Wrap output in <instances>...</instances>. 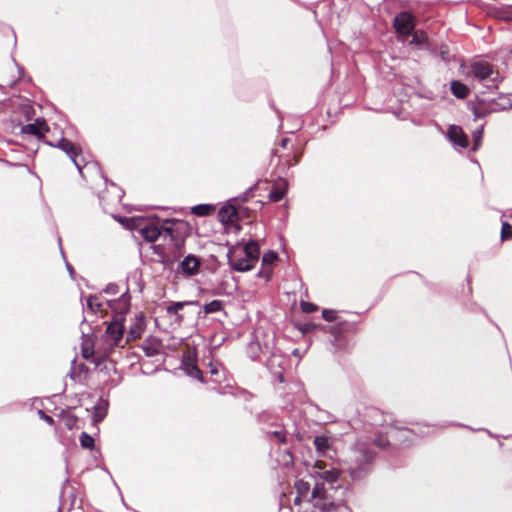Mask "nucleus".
<instances>
[{
	"instance_id": "nucleus-1",
	"label": "nucleus",
	"mask_w": 512,
	"mask_h": 512,
	"mask_svg": "<svg viewBox=\"0 0 512 512\" xmlns=\"http://www.w3.org/2000/svg\"><path fill=\"white\" fill-rule=\"evenodd\" d=\"M104 293L107 295H119L118 298L114 299H98V314L104 317L103 313L111 310L112 317L110 321H107V327L104 335L98 340V354L102 353L107 355L112 349L120 344L124 333V319L125 314L128 312L130 307L129 297L125 293H121L120 287L115 283H110L104 289Z\"/></svg>"
},
{
	"instance_id": "nucleus-2",
	"label": "nucleus",
	"mask_w": 512,
	"mask_h": 512,
	"mask_svg": "<svg viewBox=\"0 0 512 512\" xmlns=\"http://www.w3.org/2000/svg\"><path fill=\"white\" fill-rule=\"evenodd\" d=\"M375 452L365 443L352 446L343 460L345 470L353 481H360L369 476L373 469Z\"/></svg>"
},
{
	"instance_id": "nucleus-3",
	"label": "nucleus",
	"mask_w": 512,
	"mask_h": 512,
	"mask_svg": "<svg viewBox=\"0 0 512 512\" xmlns=\"http://www.w3.org/2000/svg\"><path fill=\"white\" fill-rule=\"evenodd\" d=\"M44 143L63 151L75 165L83 180H87V173L96 167V162H85L81 154V149L64 136H61L57 141H44Z\"/></svg>"
},
{
	"instance_id": "nucleus-4",
	"label": "nucleus",
	"mask_w": 512,
	"mask_h": 512,
	"mask_svg": "<svg viewBox=\"0 0 512 512\" xmlns=\"http://www.w3.org/2000/svg\"><path fill=\"white\" fill-rule=\"evenodd\" d=\"M470 76L474 83L480 84L487 90L498 88L502 81L498 70L494 69L493 65L489 62L482 60L471 63Z\"/></svg>"
},
{
	"instance_id": "nucleus-5",
	"label": "nucleus",
	"mask_w": 512,
	"mask_h": 512,
	"mask_svg": "<svg viewBox=\"0 0 512 512\" xmlns=\"http://www.w3.org/2000/svg\"><path fill=\"white\" fill-rule=\"evenodd\" d=\"M119 223H121L126 229L138 230L139 234L147 242H155L161 236V228H159V221L157 223L147 222L141 217H117L114 216Z\"/></svg>"
},
{
	"instance_id": "nucleus-6",
	"label": "nucleus",
	"mask_w": 512,
	"mask_h": 512,
	"mask_svg": "<svg viewBox=\"0 0 512 512\" xmlns=\"http://www.w3.org/2000/svg\"><path fill=\"white\" fill-rule=\"evenodd\" d=\"M103 179L105 183V189L101 192V195H98V198L100 199L103 208L106 209L109 206L118 204L124 196V191L115 183L108 182L106 178Z\"/></svg>"
},
{
	"instance_id": "nucleus-7",
	"label": "nucleus",
	"mask_w": 512,
	"mask_h": 512,
	"mask_svg": "<svg viewBox=\"0 0 512 512\" xmlns=\"http://www.w3.org/2000/svg\"><path fill=\"white\" fill-rule=\"evenodd\" d=\"M86 321L84 318L82 324ZM89 329L91 332H86L84 326L81 325V333H82V344H81V354L82 357L86 360H89L91 363L96 365V352H95V330L89 324Z\"/></svg>"
},
{
	"instance_id": "nucleus-8",
	"label": "nucleus",
	"mask_w": 512,
	"mask_h": 512,
	"mask_svg": "<svg viewBox=\"0 0 512 512\" xmlns=\"http://www.w3.org/2000/svg\"><path fill=\"white\" fill-rule=\"evenodd\" d=\"M416 26L415 17L408 11L397 13L393 19V27L397 34L402 36L411 35Z\"/></svg>"
},
{
	"instance_id": "nucleus-9",
	"label": "nucleus",
	"mask_w": 512,
	"mask_h": 512,
	"mask_svg": "<svg viewBox=\"0 0 512 512\" xmlns=\"http://www.w3.org/2000/svg\"><path fill=\"white\" fill-rule=\"evenodd\" d=\"M228 263L230 267L238 272H246L254 267V263L245 256L238 248H234L228 253Z\"/></svg>"
},
{
	"instance_id": "nucleus-10",
	"label": "nucleus",
	"mask_w": 512,
	"mask_h": 512,
	"mask_svg": "<svg viewBox=\"0 0 512 512\" xmlns=\"http://www.w3.org/2000/svg\"><path fill=\"white\" fill-rule=\"evenodd\" d=\"M182 223L176 219H165L159 221V228H161V236L163 235L164 239L169 238L171 241L175 242V246L179 249L181 243L178 239L177 228L176 226L181 225Z\"/></svg>"
},
{
	"instance_id": "nucleus-11",
	"label": "nucleus",
	"mask_w": 512,
	"mask_h": 512,
	"mask_svg": "<svg viewBox=\"0 0 512 512\" xmlns=\"http://www.w3.org/2000/svg\"><path fill=\"white\" fill-rule=\"evenodd\" d=\"M48 126L43 118H37L35 122L21 126V133L29 136H35L39 141L44 140V134L48 131Z\"/></svg>"
},
{
	"instance_id": "nucleus-12",
	"label": "nucleus",
	"mask_w": 512,
	"mask_h": 512,
	"mask_svg": "<svg viewBox=\"0 0 512 512\" xmlns=\"http://www.w3.org/2000/svg\"><path fill=\"white\" fill-rule=\"evenodd\" d=\"M447 138L455 147L467 148L469 140L463 129L457 125L449 126L447 130Z\"/></svg>"
},
{
	"instance_id": "nucleus-13",
	"label": "nucleus",
	"mask_w": 512,
	"mask_h": 512,
	"mask_svg": "<svg viewBox=\"0 0 512 512\" xmlns=\"http://www.w3.org/2000/svg\"><path fill=\"white\" fill-rule=\"evenodd\" d=\"M146 327L145 317L143 313H137L129 326L127 332V340H135L142 336Z\"/></svg>"
},
{
	"instance_id": "nucleus-14",
	"label": "nucleus",
	"mask_w": 512,
	"mask_h": 512,
	"mask_svg": "<svg viewBox=\"0 0 512 512\" xmlns=\"http://www.w3.org/2000/svg\"><path fill=\"white\" fill-rule=\"evenodd\" d=\"M200 259L193 254L187 255L180 263V270L185 276H194L200 269Z\"/></svg>"
},
{
	"instance_id": "nucleus-15",
	"label": "nucleus",
	"mask_w": 512,
	"mask_h": 512,
	"mask_svg": "<svg viewBox=\"0 0 512 512\" xmlns=\"http://www.w3.org/2000/svg\"><path fill=\"white\" fill-rule=\"evenodd\" d=\"M197 301H179V302H173L166 308V312L170 317H175V320L177 322L183 321V316L179 313L180 310H182L187 305H197Z\"/></svg>"
},
{
	"instance_id": "nucleus-16",
	"label": "nucleus",
	"mask_w": 512,
	"mask_h": 512,
	"mask_svg": "<svg viewBox=\"0 0 512 512\" xmlns=\"http://www.w3.org/2000/svg\"><path fill=\"white\" fill-rule=\"evenodd\" d=\"M278 255L274 251L266 252L262 257V270L259 272L260 277L269 278L271 274V265L277 260Z\"/></svg>"
},
{
	"instance_id": "nucleus-17",
	"label": "nucleus",
	"mask_w": 512,
	"mask_h": 512,
	"mask_svg": "<svg viewBox=\"0 0 512 512\" xmlns=\"http://www.w3.org/2000/svg\"><path fill=\"white\" fill-rule=\"evenodd\" d=\"M238 249L241 250L242 253H245V256H247L251 260V262L256 264L260 255L259 245L256 241L251 240L248 243H246V245L243 248Z\"/></svg>"
},
{
	"instance_id": "nucleus-18",
	"label": "nucleus",
	"mask_w": 512,
	"mask_h": 512,
	"mask_svg": "<svg viewBox=\"0 0 512 512\" xmlns=\"http://www.w3.org/2000/svg\"><path fill=\"white\" fill-rule=\"evenodd\" d=\"M182 365H183V369H184L185 373L188 376L202 381L201 371L190 357H188L187 359H184L182 362Z\"/></svg>"
},
{
	"instance_id": "nucleus-19",
	"label": "nucleus",
	"mask_w": 512,
	"mask_h": 512,
	"mask_svg": "<svg viewBox=\"0 0 512 512\" xmlns=\"http://www.w3.org/2000/svg\"><path fill=\"white\" fill-rule=\"evenodd\" d=\"M314 508L321 512H335L337 510V504L330 499V497L321 498L312 503Z\"/></svg>"
},
{
	"instance_id": "nucleus-20",
	"label": "nucleus",
	"mask_w": 512,
	"mask_h": 512,
	"mask_svg": "<svg viewBox=\"0 0 512 512\" xmlns=\"http://www.w3.org/2000/svg\"><path fill=\"white\" fill-rule=\"evenodd\" d=\"M88 372V368L85 364L83 363H80V364H77V360L76 359H73L71 361V369H70V372H69V376L72 380L76 381V380H79L81 381V376L82 374H87Z\"/></svg>"
},
{
	"instance_id": "nucleus-21",
	"label": "nucleus",
	"mask_w": 512,
	"mask_h": 512,
	"mask_svg": "<svg viewBox=\"0 0 512 512\" xmlns=\"http://www.w3.org/2000/svg\"><path fill=\"white\" fill-rule=\"evenodd\" d=\"M451 91L453 95L459 99H464L465 97H467L469 93V89L467 88V86L459 81L451 82Z\"/></svg>"
},
{
	"instance_id": "nucleus-22",
	"label": "nucleus",
	"mask_w": 512,
	"mask_h": 512,
	"mask_svg": "<svg viewBox=\"0 0 512 512\" xmlns=\"http://www.w3.org/2000/svg\"><path fill=\"white\" fill-rule=\"evenodd\" d=\"M313 443L320 455H325L330 447L329 438L326 436H316Z\"/></svg>"
},
{
	"instance_id": "nucleus-23",
	"label": "nucleus",
	"mask_w": 512,
	"mask_h": 512,
	"mask_svg": "<svg viewBox=\"0 0 512 512\" xmlns=\"http://www.w3.org/2000/svg\"><path fill=\"white\" fill-rule=\"evenodd\" d=\"M319 475L321 479H323L325 482L334 484L338 480L340 472L339 470L332 468L329 470H323L322 472L319 473Z\"/></svg>"
},
{
	"instance_id": "nucleus-24",
	"label": "nucleus",
	"mask_w": 512,
	"mask_h": 512,
	"mask_svg": "<svg viewBox=\"0 0 512 512\" xmlns=\"http://www.w3.org/2000/svg\"><path fill=\"white\" fill-rule=\"evenodd\" d=\"M79 440L81 447L84 449L94 450L96 447L95 438L86 432L81 433Z\"/></svg>"
},
{
	"instance_id": "nucleus-25",
	"label": "nucleus",
	"mask_w": 512,
	"mask_h": 512,
	"mask_svg": "<svg viewBox=\"0 0 512 512\" xmlns=\"http://www.w3.org/2000/svg\"><path fill=\"white\" fill-rule=\"evenodd\" d=\"M428 41V37L425 32L418 30L412 33V39L409 42V45L413 46H422L426 44Z\"/></svg>"
},
{
	"instance_id": "nucleus-26",
	"label": "nucleus",
	"mask_w": 512,
	"mask_h": 512,
	"mask_svg": "<svg viewBox=\"0 0 512 512\" xmlns=\"http://www.w3.org/2000/svg\"><path fill=\"white\" fill-rule=\"evenodd\" d=\"M311 497H312V503L321 498L328 497L327 491L325 488V484L324 483H316L312 490Z\"/></svg>"
},
{
	"instance_id": "nucleus-27",
	"label": "nucleus",
	"mask_w": 512,
	"mask_h": 512,
	"mask_svg": "<svg viewBox=\"0 0 512 512\" xmlns=\"http://www.w3.org/2000/svg\"><path fill=\"white\" fill-rule=\"evenodd\" d=\"M214 210L210 204H199L191 208V212L197 216H207Z\"/></svg>"
},
{
	"instance_id": "nucleus-28",
	"label": "nucleus",
	"mask_w": 512,
	"mask_h": 512,
	"mask_svg": "<svg viewBox=\"0 0 512 512\" xmlns=\"http://www.w3.org/2000/svg\"><path fill=\"white\" fill-rule=\"evenodd\" d=\"M237 212L234 207H223L219 210V217L223 222L229 221L232 222L233 218L236 216Z\"/></svg>"
},
{
	"instance_id": "nucleus-29",
	"label": "nucleus",
	"mask_w": 512,
	"mask_h": 512,
	"mask_svg": "<svg viewBox=\"0 0 512 512\" xmlns=\"http://www.w3.org/2000/svg\"><path fill=\"white\" fill-rule=\"evenodd\" d=\"M223 302L220 300H212L203 306V310L206 314H211L222 310Z\"/></svg>"
},
{
	"instance_id": "nucleus-30",
	"label": "nucleus",
	"mask_w": 512,
	"mask_h": 512,
	"mask_svg": "<svg viewBox=\"0 0 512 512\" xmlns=\"http://www.w3.org/2000/svg\"><path fill=\"white\" fill-rule=\"evenodd\" d=\"M109 403L107 400L98 399V423L101 422L107 415Z\"/></svg>"
},
{
	"instance_id": "nucleus-31",
	"label": "nucleus",
	"mask_w": 512,
	"mask_h": 512,
	"mask_svg": "<svg viewBox=\"0 0 512 512\" xmlns=\"http://www.w3.org/2000/svg\"><path fill=\"white\" fill-rule=\"evenodd\" d=\"M285 191L278 187H273L269 193V199L273 202H279L283 199Z\"/></svg>"
},
{
	"instance_id": "nucleus-32",
	"label": "nucleus",
	"mask_w": 512,
	"mask_h": 512,
	"mask_svg": "<svg viewBox=\"0 0 512 512\" xmlns=\"http://www.w3.org/2000/svg\"><path fill=\"white\" fill-rule=\"evenodd\" d=\"M58 244H59V248H60V252L62 254V257H63V259L65 261V267H66V269H67V271L69 273V276H70L71 279H74L75 269L65 258V255H64V252H63V249H62V245H61V238L60 237L58 238Z\"/></svg>"
},
{
	"instance_id": "nucleus-33",
	"label": "nucleus",
	"mask_w": 512,
	"mask_h": 512,
	"mask_svg": "<svg viewBox=\"0 0 512 512\" xmlns=\"http://www.w3.org/2000/svg\"><path fill=\"white\" fill-rule=\"evenodd\" d=\"M512 238V226L505 222L502 224V229H501V239L502 240H508Z\"/></svg>"
},
{
	"instance_id": "nucleus-34",
	"label": "nucleus",
	"mask_w": 512,
	"mask_h": 512,
	"mask_svg": "<svg viewBox=\"0 0 512 512\" xmlns=\"http://www.w3.org/2000/svg\"><path fill=\"white\" fill-rule=\"evenodd\" d=\"M482 137H483V128H481V129H479V130H477V131H475L473 133V142H474V144H473V148L472 149L474 151H476L480 147Z\"/></svg>"
},
{
	"instance_id": "nucleus-35",
	"label": "nucleus",
	"mask_w": 512,
	"mask_h": 512,
	"mask_svg": "<svg viewBox=\"0 0 512 512\" xmlns=\"http://www.w3.org/2000/svg\"><path fill=\"white\" fill-rule=\"evenodd\" d=\"M268 435L275 437L281 443L286 442V433L284 430H275L272 432H268Z\"/></svg>"
},
{
	"instance_id": "nucleus-36",
	"label": "nucleus",
	"mask_w": 512,
	"mask_h": 512,
	"mask_svg": "<svg viewBox=\"0 0 512 512\" xmlns=\"http://www.w3.org/2000/svg\"><path fill=\"white\" fill-rule=\"evenodd\" d=\"M87 309L92 313L96 312V295L90 294L87 298Z\"/></svg>"
},
{
	"instance_id": "nucleus-37",
	"label": "nucleus",
	"mask_w": 512,
	"mask_h": 512,
	"mask_svg": "<svg viewBox=\"0 0 512 512\" xmlns=\"http://www.w3.org/2000/svg\"><path fill=\"white\" fill-rule=\"evenodd\" d=\"M143 352L147 357H153L159 354V349L154 346L148 345L143 346Z\"/></svg>"
},
{
	"instance_id": "nucleus-38",
	"label": "nucleus",
	"mask_w": 512,
	"mask_h": 512,
	"mask_svg": "<svg viewBox=\"0 0 512 512\" xmlns=\"http://www.w3.org/2000/svg\"><path fill=\"white\" fill-rule=\"evenodd\" d=\"M301 309L305 313H311V312L316 311L318 309V307L315 304H313V303L302 301L301 302Z\"/></svg>"
},
{
	"instance_id": "nucleus-39",
	"label": "nucleus",
	"mask_w": 512,
	"mask_h": 512,
	"mask_svg": "<svg viewBox=\"0 0 512 512\" xmlns=\"http://www.w3.org/2000/svg\"><path fill=\"white\" fill-rule=\"evenodd\" d=\"M322 316L328 322H332V321H334L336 319V315H335V311L334 310L324 309L322 311Z\"/></svg>"
},
{
	"instance_id": "nucleus-40",
	"label": "nucleus",
	"mask_w": 512,
	"mask_h": 512,
	"mask_svg": "<svg viewBox=\"0 0 512 512\" xmlns=\"http://www.w3.org/2000/svg\"><path fill=\"white\" fill-rule=\"evenodd\" d=\"M38 415H39V418L44 420L46 423L52 425L54 423V419L47 415L44 411L42 410H38Z\"/></svg>"
},
{
	"instance_id": "nucleus-41",
	"label": "nucleus",
	"mask_w": 512,
	"mask_h": 512,
	"mask_svg": "<svg viewBox=\"0 0 512 512\" xmlns=\"http://www.w3.org/2000/svg\"><path fill=\"white\" fill-rule=\"evenodd\" d=\"M90 423L92 426L96 427V404L90 409Z\"/></svg>"
},
{
	"instance_id": "nucleus-42",
	"label": "nucleus",
	"mask_w": 512,
	"mask_h": 512,
	"mask_svg": "<svg viewBox=\"0 0 512 512\" xmlns=\"http://www.w3.org/2000/svg\"><path fill=\"white\" fill-rule=\"evenodd\" d=\"M388 439L382 437V436H379L375 439V444L378 446V447H385L386 445H388Z\"/></svg>"
},
{
	"instance_id": "nucleus-43",
	"label": "nucleus",
	"mask_w": 512,
	"mask_h": 512,
	"mask_svg": "<svg viewBox=\"0 0 512 512\" xmlns=\"http://www.w3.org/2000/svg\"><path fill=\"white\" fill-rule=\"evenodd\" d=\"M299 161V157L297 155H293L291 159L288 160L289 167L296 165Z\"/></svg>"
},
{
	"instance_id": "nucleus-44",
	"label": "nucleus",
	"mask_w": 512,
	"mask_h": 512,
	"mask_svg": "<svg viewBox=\"0 0 512 512\" xmlns=\"http://www.w3.org/2000/svg\"><path fill=\"white\" fill-rule=\"evenodd\" d=\"M399 433H400L401 435H403L405 438H407V439H408V434H411V431H410V430H407V429H404V430L399 431Z\"/></svg>"
},
{
	"instance_id": "nucleus-45",
	"label": "nucleus",
	"mask_w": 512,
	"mask_h": 512,
	"mask_svg": "<svg viewBox=\"0 0 512 512\" xmlns=\"http://www.w3.org/2000/svg\"><path fill=\"white\" fill-rule=\"evenodd\" d=\"M17 68H18V71H19V74H20V77H22V75L24 74V68L20 65H18L16 62H15Z\"/></svg>"
},
{
	"instance_id": "nucleus-46",
	"label": "nucleus",
	"mask_w": 512,
	"mask_h": 512,
	"mask_svg": "<svg viewBox=\"0 0 512 512\" xmlns=\"http://www.w3.org/2000/svg\"><path fill=\"white\" fill-rule=\"evenodd\" d=\"M288 142H289L288 138H283V139L281 140V146H282L283 148H286V146H287Z\"/></svg>"
},
{
	"instance_id": "nucleus-47",
	"label": "nucleus",
	"mask_w": 512,
	"mask_h": 512,
	"mask_svg": "<svg viewBox=\"0 0 512 512\" xmlns=\"http://www.w3.org/2000/svg\"><path fill=\"white\" fill-rule=\"evenodd\" d=\"M292 355H294V356H296V357H301V355H300V350H299V349H297V348H296V349H294V350L292 351Z\"/></svg>"
},
{
	"instance_id": "nucleus-48",
	"label": "nucleus",
	"mask_w": 512,
	"mask_h": 512,
	"mask_svg": "<svg viewBox=\"0 0 512 512\" xmlns=\"http://www.w3.org/2000/svg\"><path fill=\"white\" fill-rule=\"evenodd\" d=\"M218 372L217 368L211 364V369H210V373L211 374H216Z\"/></svg>"
},
{
	"instance_id": "nucleus-49",
	"label": "nucleus",
	"mask_w": 512,
	"mask_h": 512,
	"mask_svg": "<svg viewBox=\"0 0 512 512\" xmlns=\"http://www.w3.org/2000/svg\"><path fill=\"white\" fill-rule=\"evenodd\" d=\"M510 107H511V104H509V103H508L507 105H503V106L501 107V109H503V110H504V109H507V108H510Z\"/></svg>"
},
{
	"instance_id": "nucleus-50",
	"label": "nucleus",
	"mask_w": 512,
	"mask_h": 512,
	"mask_svg": "<svg viewBox=\"0 0 512 512\" xmlns=\"http://www.w3.org/2000/svg\"><path fill=\"white\" fill-rule=\"evenodd\" d=\"M508 13H509L508 18H509V19H512V7L509 9Z\"/></svg>"
},
{
	"instance_id": "nucleus-51",
	"label": "nucleus",
	"mask_w": 512,
	"mask_h": 512,
	"mask_svg": "<svg viewBox=\"0 0 512 512\" xmlns=\"http://www.w3.org/2000/svg\"><path fill=\"white\" fill-rule=\"evenodd\" d=\"M101 365H102V362H101V361H100V359L98 358V363H97L98 369H100Z\"/></svg>"
}]
</instances>
